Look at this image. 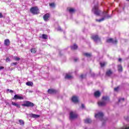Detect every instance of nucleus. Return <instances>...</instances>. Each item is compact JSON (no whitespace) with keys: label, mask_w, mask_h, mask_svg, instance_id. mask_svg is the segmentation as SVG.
<instances>
[{"label":"nucleus","mask_w":129,"mask_h":129,"mask_svg":"<svg viewBox=\"0 0 129 129\" xmlns=\"http://www.w3.org/2000/svg\"><path fill=\"white\" fill-rule=\"evenodd\" d=\"M92 13H94L95 15L96 16H100V13H101V11L99 10L98 9V2H97L96 5H94L92 10Z\"/></svg>","instance_id":"f257e3e1"},{"label":"nucleus","mask_w":129,"mask_h":129,"mask_svg":"<svg viewBox=\"0 0 129 129\" xmlns=\"http://www.w3.org/2000/svg\"><path fill=\"white\" fill-rule=\"evenodd\" d=\"M22 106H26V107H33L35 104L30 101H25L24 103L22 104Z\"/></svg>","instance_id":"f03ea898"},{"label":"nucleus","mask_w":129,"mask_h":129,"mask_svg":"<svg viewBox=\"0 0 129 129\" xmlns=\"http://www.w3.org/2000/svg\"><path fill=\"white\" fill-rule=\"evenodd\" d=\"M78 117V114L76 113V112L71 111L70 113V119L72 120V119H75Z\"/></svg>","instance_id":"7ed1b4c3"},{"label":"nucleus","mask_w":129,"mask_h":129,"mask_svg":"<svg viewBox=\"0 0 129 129\" xmlns=\"http://www.w3.org/2000/svg\"><path fill=\"white\" fill-rule=\"evenodd\" d=\"M30 12L33 14V15H37V14H39V8L38 7H32L30 9Z\"/></svg>","instance_id":"20e7f679"},{"label":"nucleus","mask_w":129,"mask_h":129,"mask_svg":"<svg viewBox=\"0 0 129 129\" xmlns=\"http://www.w3.org/2000/svg\"><path fill=\"white\" fill-rule=\"evenodd\" d=\"M112 74H113V72H112V70H111V69L107 70L105 73V75L107 77H111V75H112Z\"/></svg>","instance_id":"39448f33"},{"label":"nucleus","mask_w":129,"mask_h":129,"mask_svg":"<svg viewBox=\"0 0 129 129\" xmlns=\"http://www.w3.org/2000/svg\"><path fill=\"white\" fill-rule=\"evenodd\" d=\"M106 42L112 43V44H117V40L115 39V40H114L112 38H109L106 40Z\"/></svg>","instance_id":"423d86ee"},{"label":"nucleus","mask_w":129,"mask_h":129,"mask_svg":"<svg viewBox=\"0 0 129 129\" xmlns=\"http://www.w3.org/2000/svg\"><path fill=\"white\" fill-rule=\"evenodd\" d=\"M72 100L73 102H74V103H78L79 100H78V97L76 96H73L72 98Z\"/></svg>","instance_id":"0eeeda50"},{"label":"nucleus","mask_w":129,"mask_h":129,"mask_svg":"<svg viewBox=\"0 0 129 129\" xmlns=\"http://www.w3.org/2000/svg\"><path fill=\"white\" fill-rule=\"evenodd\" d=\"M92 39L94 40L95 42H97V41H100V38L98 37V35H93L92 36Z\"/></svg>","instance_id":"6e6552de"},{"label":"nucleus","mask_w":129,"mask_h":129,"mask_svg":"<svg viewBox=\"0 0 129 129\" xmlns=\"http://www.w3.org/2000/svg\"><path fill=\"white\" fill-rule=\"evenodd\" d=\"M13 99H14V100H17V99L22 100L24 99V97L20 96L19 95H15L14 97L13 98Z\"/></svg>","instance_id":"1a4fd4ad"},{"label":"nucleus","mask_w":129,"mask_h":129,"mask_svg":"<svg viewBox=\"0 0 129 129\" xmlns=\"http://www.w3.org/2000/svg\"><path fill=\"white\" fill-rule=\"evenodd\" d=\"M98 104L99 106H105L106 105V102L105 101H99Z\"/></svg>","instance_id":"9d476101"},{"label":"nucleus","mask_w":129,"mask_h":129,"mask_svg":"<svg viewBox=\"0 0 129 129\" xmlns=\"http://www.w3.org/2000/svg\"><path fill=\"white\" fill-rule=\"evenodd\" d=\"M47 92L49 94H53V93H56L57 91L55 90H54L53 89H49L48 90Z\"/></svg>","instance_id":"9b49d317"},{"label":"nucleus","mask_w":129,"mask_h":129,"mask_svg":"<svg viewBox=\"0 0 129 129\" xmlns=\"http://www.w3.org/2000/svg\"><path fill=\"white\" fill-rule=\"evenodd\" d=\"M94 95L95 96V97L96 98H98L100 96V95H101V94L100 93V92H99V91H97L96 92H95Z\"/></svg>","instance_id":"f8f14e48"},{"label":"nucleus","mask_w":129,"mask_h":129,"mask_svg":"<svg viewBox=\"0 0 129 129\" xmlns=\"http://www.w3.org/2000/svg\"><path fill=\"white\" fill-rule=\"evenodd\" d=\"M49 17H50V14H46L43 16V19L45 22H47L48 21V19H49Z\"/></svg>","instance_id":"ddd939ff"},{"label":"nucleus","mask_w":129,"mask_h":129,"mask_svg":"<svg viewBox=\"0 0 129 129\" xmlns=\"http://www.w3.org/2000/svg\"><path fill=\"white\" fill-rule=\"evenodd\" d=\"M11 44V42L10 41V39H6L4 41V45L5 46H10V45Z\"/></svg>","instance_id":"4468645a"},{"label":"nucleus","mask_w":129,"mask_h":129,"mask_svg":"<svg viewBox=\"0 0 129 129\" xmlns=\"http://www.w3.org/2000/svg\"><path fill=\"white\" fill-rule=\"evenodd\" d=\"M95 117H103V113L100 112L97 114L95 115Z\"/></svg>","instance_id":"2eb2a0df"},{"label":"nucleus","mask_w":129,"mask_h":129,"mask_svg":"<svg viewBox=\"0 0 129 129\" xmlns=\"http://www.w3.org/2000/svg\"><path fill=\"white\" fill-rule=\"evenodd\" d=\"M30 115L31 117H33V118H38L40 117V115H37L33 113L30 114Z\"/></svg>","instance_id":"dca6fc26"},{"label":"nucleus","mask_w":129,"mask_h":129,"mask_svg":"<svg viewBox=\"0 0 129 129\" xmlns=\"http://www.w3.org/2000/svg\"><path fill=\"white\" fill-rule=\"evenodd\" d=\"M72 78H73V77H72V76H71L68 74H66V76H65L66 79H72Z\"/></svg>","instance_id":"f3484780"},{"label":"nucleus","mask_w":129,"mask_h":129,"mask_svg":"<svg viewBox=\"0 0 129 129\" xmlns=\"http://www.w3.org/2000/svg\"><path fill=\"white\" fill-rule=\"evenodd\" d=\"M103 14H105L104 17H103V18H105V19H109V18L111 17V16H110L108 15V14H107V12H104Z\"/></svg>","instance_id":"a211bd4d"},{"label":"nucleus","mask_w":129,"mask_h":129,"mask_svg":"<svg viewBox=\"0 0 129 129\" xmlns=\"http://www.w3.org/2000/svg\"><path fill=\"white\" fill-rule=\"evenodd\" d=\"M84 55L86 57L90 58V57L92 56V54L91 53L86 52L84 53Z\"/></svg>","instance_id":"6ab92c4d"},{"label":"nucleus","mask_w":129,"mask_h":129,"mask_svg":"<svg viewBox=\"0 0 129 129\" xmlns=\"http://www.w3.org/2000/svg\"><path fill=\"white\" fill-rule=\"evenodd\" d=\"M12 105H14L15 106H16L17 107H18V108H21V106L20 105V104L17 103H15L14 102H12Z\"/></svg>","instance_id":"aec40b11"},{"label":"nucleus","mask_w":129,"mask_h":129,"mask_svg":"<svg viewBox=\"0 0 129 129\" xmlns=\"http://www.w3.org/2000/svg\"><path fill=\"white\" fill-rule=\"evenodd\" d=\"M118 71L119 72H122V67L121 66V64H119L118 66Z\"/></svg>","instance_id":"412c9836"},{"label":"nucleus","mask_w":129,"mask_h":129,"mask_svg":"<svg viewBox=\"0 0 129 129\" xmlns=\"http://www.w3.org/2000/svg\"><path fill=\"white\" fill-rule=\"evenodd\" d=\"M85 123H91V119L87 118L84 120Z\"/></svg>","instance_id":"4be33fe9"},{"label":"nucleus","mask_w":129,"mask_h":129,"mask_svg":"<svg viewBox=\"0 0 129 129\" xmlns=\"http://www.w3.org/2000/svg\"><path fill=\"white\" fill-rule=\"evenodd\" d=\"M103 101H107V100H109V98L108 96H103L102 97Z\"/></svg>","instance_id":"5701e85b"},{"label":"nucleus","mask_w":129,"mask_h":129,"mask_svg":"<svg viewBox=\"0 0 129 129\" xmlns=\"http://www.w3.org/2000/svg\"><path fill=\"white\" fill-rule=\"evenodd\" d=\"M72 50H76L77 48H78V46L76 44H74V45L72 46L71 47Z\"/></svg>","instance_id":"b1692460"},{"label":"nucleus","mask_w":129,"mask_h":129,"mask_svg":"<svg viewBox=\"0 0 129 129\" xmlns=\"http://www.w3.org/2000/svg\"><path fill=\"white\" fill-rule=\"evenodd\" d=\"M30 52L35 54L37 52V49H36V48H31L30 49Z\"/></svg>","instance_id":"393cba45"},{"label":"nucleus","mask_w":129,"mask_h":129,"mask_svg":"<svg viewBox=\"0 0 129 129\" xmlns=\"http://www.w3.org/2000/svg\"><path fill=\"white\" fill-rule=\"evenodd\" d=\"M19 122L20 125H25V121H24L22 119H19Z\"/></svg>","instance_id":"a878e982"},{"label":"nucleus","mask_w":129,"mask_h":129,"mask_svg":"<svg viewBox=\"0 0 129 129\" xmlns=\"http://www.w3.org/2000/svg\"><path fill=\"white\" fill-rule=\"evenodd\" d=\"M69 12L71 13V14H73V13H75V9H73V8H70L69 10Z\"/></svg>","instance_id":"bb28decb"},{"label":"nucleus","mask_w":129,"mask_h":129,"mask_svg":"<svg viewBox=\"0 0 129 129\" xmlns=\"http://www.w3.org/2000/svg\"><path fill=\"white\" fill-rule=\"evenodd\" d=\"M26 85H27L28 86H33V84L32 82H27L26 83Z\"/></svg>","instance_id":"cd10ccee"},{"label":"nucleus","mask_w":129,"mask_h":129,"mask_svg":"<svg viewBox=\"0 0 129 129\" xmlns=\"http://www.w3.org/2000/svg\"><path fill=\"white\" fill-rule=\"evenodd\" d=\"M42 38L47 39H48V35H46L45 34H43L42 35Z\"/></svg>","instance_id":"c85d7f7f"},{"label":"nucleus","mask_w":129,"mask_h":129,"mask_svg":"<svg viewBox=\"0 0 129 129\" xmlns=\"http://www.w3.org/2000/svg\"><path fill=\"white\" fill-rule=\"evenodd\" d=\"M13 59L15 60V61H20L21 60V58L18 57L17 56H14Z\"/></svg>","instance_id":"c756f323"},{"label":"nucleus","mask_w":129,"mask_h":129,"mask_svg":"<svg viewBox=\"0 0 129 129\" xmlns=\"http://www.w3.org/2000/svg\"><path fill=\"white\" fill-rule=\"evenodd\" d=\"M104 20H105V18L103 17L101 19H96V22H102V21H104Z\"/></svg>","instance_id":"7c9ffc66"},{"label":"nucleus","mask_w":129,"mask_h":129,"mask_svg":"<svg viewBox=\"0 0 129 129\" xmlns=\"http://www.w3.org/2000/svg\"><path fill=\"white\" fill-rule=\"evenodd\" d=\"M105 64H106V63L105 62L100 63L101 67H104V66H105Z\"/></svg>","instance_id":"2f4dec72"},{"label":"nucleus","mask_w":129,"mask_h":129,"mask_svg":"<svg viewBox=\"0 0 129 129\" xmlns=\"http://www.w3.org/2000/svg\"><path fill=\"white\" fill-rule=\"evenodd\" d=\"M50 7H52V8H55V4L54 3H51L49 4Z\"/></svg>","instance_id":"473e14b6"},{"label":"nucleus","mask_w":129,"mask_h":129,"mask_svg":"<svg viewBox=\"0 0 129 129\" xmlns=\"http://www.w3.org/2000/svg\"><path fill=\"white\" fill-rule=\"evenodd\" d=\"M6 62H10V61H11V59H10V58L7 57V58L6 59Z\"/></svg>","instance_id":"72a5a7b5"},{"label":"nucleus","mask_w":129,"mask_h":129,"mask_svg":"<svg viewBox=\"0 0 129 129\" xmlns=\"http://www.w3.org/2000/svg\"><path fill=\"white\" fill-rule=\"evenodd\" d=\"M7 91H10V92L11 93H14V91H13L12 90H10V89H7Z\"/></svg>","instance_id":"f704fd0d"},{"label":"nucleus","mask_w":129,"mask_h":129,"mask_svg":"<svg viewBox=\"0 0 129 129\" xmlns=\"http://www.w3.org/2000/svg\"><path fill=\"white\" fill-rule=\"evenodd\" d=\"M118 101H119V102H120V101H124V98L119 99Z\"/></svg>","instance_id":"c9c22d12"},{"label":"nucleus","mask_w":129,"mask_h":129,"mask_svg":"<svg viewBox=\"0 0 129 129\" xmlns=\"http://www.w3.org/2000/svg\"><path fill=\"white\" fill-rule=\"evenodd\" d=\"M119 88L118 87H116V88H115L114 89V91H118Z\"/></svg>","instance_id":"e433bc0d"},{"label":"nucleus","mask_w":129,"mask_h":129,"mask_svg":"<svg viewBox=\"0 0 129 129\" xmlns=\"http://www.w3.org/2000/svg\"><path fill=\"white\" fill-rule=\"evenodd\" d=\"M74 61H75V62H77V61H78V58H75V59H74Z\"/></svg>","instance_id":"4c0bfd02"},{"label":"nucleus","mask_w":129,"mask_h":129,"mask_svg":"<svg viewBox=\"0 0 129 129\" xmlns=\"http://www.w3.org/2000/svg\"><path fill=\"white\" fill-rule=\"evenodd\" d=\"M4 17V16H3V14H2V13H0V18H2Z\"/></svg>","instance_id":"58836bf2"},{"label":"nucleus","mask_w":129,"mask_h":129,"mask_svg":"<svg viewBox=\"0 0 129 129\" xmlns=\"http://www.w3.org/2000/svg\"><path fill=\"white\" fill-rule=\"evenodd\" d=\"M91 76H92V77H94V76H95V74L94 73H92L91 74Z\"/></svg>","instance_id":"ea45409f"},{"label":"nucleus","mask_w":129,"mask_h":129,"mask_svg":"<svg viewBox=\"0 0 129 129\" xmlns=\"http://www.w3.org/2000/svg\"><path fill=\"white\" fill-rule=\"evenodd\" d=\"M61 30H62V29H61L60 27H58V29H57V30H58V31H61Z\"/></svg>","instance_id":"a19ab883"},{"label":"nucleus","mask_w":129,"mask_h":129,"mask_svg":"<svg viewBox=\"0 0 129 129\" xmlns=\"http://www.w3.org/2000/svg\"><path fill=\"white\" fill-rule=\"evenodd\" d=\"M4 68V67H0V70H3Z\"/></svg>","instance_id":"79ce46f5"},{"label":"nucleus","mask_w":129,"mask_h":129,"mask_svg":"<svg viewBox=\"0 0 129 129\" xmlns=\"http://www.w3.org/2000/svg\"><path fill=\"white\" fill-rule=\"evenodd\" d=\"M85 106H84V104H82V108H84Z\"/></svg>","instance_id":"37998d69"},{"label":"nucleus","mask_w":129,"mask_h":129,"mask_svg":"<svg viewBox=\"0 0 129 129\" xmlns=\"http://www.w3.org/2000/svg\"><path fill=\"white\" fill-rule=\"evenodd\" d=\"M80 77H81V78H82V79H83V78H84L83 75H81Z\"/></svg>","instance_id":"c03bdc74"},{"label":"nucleus","mask_w":129,"mask_h":129,"mask_svg":"<svg viewBox=\"0 0 129 129\" xmlns=\"http://www.w3.org/2000/svg\"><path fill=\"white\" fill-rule=\"evenodd\" d=\"M17 62H13L14 65H17Z\"/></svg>","instance_id":"a18cd8bd"},{"label":"nucleus","mask_w":129,"mask_h":129,"mask_svg":"<svg viewBox=\"0 0 129 129\" xmlns=\"http://www.w3.org/2000/svg\"><path fill=\"white\" fill-rule=\"evenodd\" d=\"M118 61H119V62H120V61H121V58H119Z\"/></svg>","instance_id":"49530a36"},{"label":"nucleus","mask_w":129,"mask_h":129,"mask_svg":"<svg viewBox=\"0 0 129 129\" xmlns=\"http://www.w3.org/2000/svg\"><path fill=\"white\" fill-rule=\"evenodd\" d=\"M125 119H126L127 120H128V118H125Z\"/></svg>","instance_id":"de8ad7c7"},{"label":"nucleus","mask_w":129,"mask_h":129,"mask_svg":"<svg viewBox=\"0 0 129 129\" xmlns=\"http://www.w3.org/2000/svg\"><path fill=\"white\" fill-rule=\"evenodd\" d=\"M29 92H33L32 91H29Z\"/></svg>","instance_id":"09e8293b"},{"label":"nucleus","mask_w":129,"mask_h":129,"mask_svg":"<svg viewBox=\"0 0 129 129\" xmlns=\"http://www.w3.org/2000/svg\"><path fill=\"white\" fill-rule=\"evenodd\" d=\"M85 129H86V128Z\"/></svg>","instance_id":"8fccbe9b"}]
</instances>
